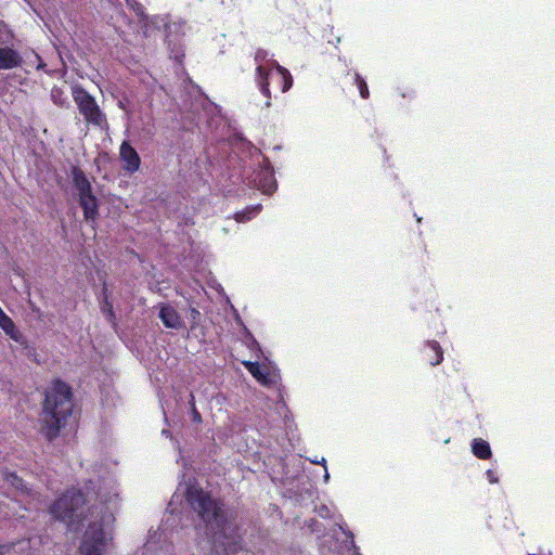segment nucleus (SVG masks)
<instances>
[{
	"mask_svg": "<svg viewBox=\"0 0 555 555\" xmlns=\"http://www.w3.org/2000/svg\"><path fill=\"white\" fill-rule=\"evenodd\" d=\"M50 96H51V101L59 107H64L67 104V99L65 96V93L60 87L54 86L51 89Z\"/></svg>",
	"mask_w": 555,
	"mask_h": 555,
	"instance_id": "17",
	"label": "nucleus"
},
{
	"mask_svg": "<svg viewBox=\"0 0 555 555\" xmlns=\"http://www.w3.org/2000/svg\"><path fill=\"white\" fill-rule=\"evenodd\" d=\"M327 514H328V508H327L325 505H323V506L319 509V515H320L321 517H326V516H327Z\"/></svg>",
	"mask_w": 555,
	"mask_h": 555,
	"instance_id": "23",
	"label": "nucleus"
},
{
	"mask_svg": "<svg viewBox=\"0 0 555 555\" xmlns=\"http://www.w3.org/2000/svg\"><path fill=\"white\" fill-rule=\"evenodd\" d=\"M261 210V205L248 207L246 210L235 214V220L238 222H246L256 216Z\"/></svg>",
	"mask_w": 555,
	"mask_h": 555,
	"instance_id": "16",
	"label": "nucleus"
},
{
	"mask_svg": "<svg viewBox=\"0 0 555 555\" xmlns=\"http://www.w3.org/2000/svg\"><path fill=\"white\" fill-rule=\"evenodd\" d=\"M120 159L125 163L124 169L129 172H135L139 170L141 159L138 152L130 145L129 142L124 141L119 149Z\"/></svg>",
	"mask_w": 555,
	"mask_h": 555,
	"instance_id": "5",
	"label": "nucleus"
},
{
	"mask_svg": "<svg viewBox=\"0 0 555 555\" xmlns=\"http://www.w3.org/2000/svg\"><path fill=\"white\" fill-rule=\"evenodd\" d=\"M7 481L10 482L15 489L23 491L25 489V485L22 478H20L16 474L12 473L7 476Z\"/></svg>",
	"mask_w": 555,
	"mask_h": 555,
	"instance_id": "19",
	"label": "nucleus"
},
{
	"mask_svg": "<svg viewBox=\"0 0 555 555\" xmlns=\"http://www.w3.org/2000/svg\"><path fill=\"white\" fill-rule=\"evenodd\" d=\"M257 81L261 93L270 99L271 93L269 90L268 74L261 65L257 66Z\"/></svg>",
	"mask_w": 555,
	"mask_h": 555,
	"instance_id": "12",
	"label": "nucleus"
},
{
	"mask_svg": "<svg viewBox=\"0 0 555 555\" xmlns=\"http://www.w3.org/2000/svg\"><path fill=\"white\" fill-rule=\"evenodd\" d=\"M353 79H354V82L357 83V86L359 88L360 95L363 99H369L370 91H369V88H367V85H366L365 80L358 73L354 74Z\"/></svg>",
	"mask_w": 555,
	"mask_h": 555,
	"instance_id": "18",
	"label": "nucleus"
},
{
	"mask_svg": "<svg viewBox=\"0 0 555 555\" xmlns=\"http://www.w3.org/2000/svg\"><path fill=\"white\" fill-rule=\"evenodd\" d=\"M70 176L79 198L94 196L90 181L79 167L74 166Z\"/></svg>",
	"mask_w": 555,
	"mask_h": 555,
	"instance_id": "6",
	"label": "nucleus"
},
{
	"mask_svg": "<svg viewBox=\"0 0 555 555\" xmlns=\"http://www.w3.org/2000/svg\"><path fill=\"white\" fill-rule=\"evenodd\" d=\"M90 503L80 490H68L50 507L57 520L67 525L69 531H80L88 522L80 552L81 555H103L108 541L106 528L114 521V514L107 502L100 501L85 508Z\"/></svg>",
	"mask_w": 555,
	"mask_h": 555,
	"instance_id": "1",
	"label": "nucleus"
},
{
	"mask_svg": "<svg viewBox=\"0 0 555 555\" xmlns=\"http://www.w3.org/2000/svg\"><path fill=\"white\" fill-rule=\"evenodd\" d=\"M24 63L22 55L10 47H0V69H13Z\"/></svg>",
	"mask_w": 555,
	"mask_h": 555,
	"instance_id": "7",
	"label": "nucleus"
},
{
	"mask_svg": "<svg viewBox=\"0 0 555 555\" xmlns=\"http://www.w3.org/2000/svg\"><path fill=\"white\" fill-rule=\"evenodd\" d=\"M79 205L83 210V218L88 223L94 227L99 219V201L96 196H89L86 198H79Z\"/></svg>",
	"mask_w": 555,
	"mask_h": 555,
	"instance_id": "8",
	"label": "nucleus"
},
{
	"mask_svg": "<svg viewBox=\"0 0 555 555\" xmlns=\"http://www.w3.org/2000/svg\"><path fill=\"white\" fill-rule=\"evenodd\" d=\"M348 537L351 539V543L353 544V533L352 532H348Z\"/></svg>",
	"mask_w": 555,
	"mask_h": 555,
	"instance_id": "25",
	"label": "nucleus"
},
{
	"mask_svg": "<svg viewBox=\"0 0 555 555\" xmlns=\"http://www.w3.org/2000/svg\"><path fill=\"white\" fill-rule=\"evenodd\" d=\"M73 99L77 104L79 113L88 124L102 130L108 129L106 115L102 112L95 99L88 91L82 87L76 86L73 88Z\"/></svg>",
	"mask_w": 555,
	"mask_h": 555,
	"instance_id": "4",
	"label": "nucleus"
},
{
	"mask_svg": "<svg viewBox=\"0 0 555 555\" xmlns=\"http://www.w3.org/2000/svg\"><path fill=\"white\" fill-rule=\"evenodd\" d=\"M186 502L204 524L205 533L211 543V553L232 555L241 548L242 534L234 512L223 501L214 498L201 487L191 485L186 489Z\"/></svg>",
	"mask_w": 555,
	"mask_h": 555,
	"instance_id": "2",
	"label": "nucleus"
},
{
	"mask_svg": "<svg viewBox=\"0 0 555 555\" xmlns=\"http://www.w3.org/2000/svg\"><path fill=\"white\" fill-rule=\"evenodd\" d=\"M192 416H193V422L199 423L202 421L201 414L195 409L194 403H192Z\"/></svg>",
	"mask_w": 555,
	"mask_h": 555,
	"instance_id": "22",
	"label": "nucleus"
},
{
	"mask_svg": "<svg viewBox=\"0 0 555 555\" xmlns=\"http://www.w3.org/2000/svg\"><path fill=\"white\" fill-rule=\"evenodd\" d=\"M199 312L196 310V309H193L192 310V317L195 318L196 315H198Z\"/></svg>",
	"mask_w": 555,
	"mask_h": 555,
	"instance_id": "24",
	"label": "nucleus"
},
{
	"mask_svg": "<svg viewBox=\"0 0 555 555\" xmlns=\"http://www.w3.org/2000/svg\"><path fill=\"white\" fill-rule=\"evenodd\" d=\"M102 312L103 314L106 317V319L109 321V322H114L115 320V313H114V310H113V305L112 302H109L107 300V298L105 297V300H104V304L102 306Z\"/></svg>",
	"mask_w": 555,
	"mask_h": 555,
	"instance_id": "20",
	"label": "nucleus"
},
{
	"mask_svg": "<svg viewBox=\"0 0 555 555\" xmlns=\"http://www.w3.org/2000/svg\"><path fill=\"white\" fill-rule=\"evenodd\" d=\"M276 72L280 75V78L283 83L282 92L288 91L293 85V77H292L291 73L286 68L282 67L281 65H276Z\"/></svg>",
	"mask_w": 555,
	"mask_h": 555,
	"instance_id": "15",
	"label": "nucleus"
},
{
	"mask_svg": "<svg viewBox=\"0 0 555 555\" xmlns=\"http://www.w3.org/2000/svg\"><path fill=\"white\" fill-rule=\"evenodd\" d=\"M270 105H271L270 101H267V102H266V106H267V107H270Z\"/></svg>",
	"mask_w": 555,
	"mask_h": 555,
	"instance_id": "26",
	"label": "nucleus"
},
{
	"mask_svg": "<svg viewBox=\"0 0 555 555\" xmlns=\"http://www.w3.org/2000/svg\"><path fill=\"white\" fill-rule=\"evenodd\" d=\"M0 327L14 340H17L15 335V325L10 317L0 308Z\"/></svg>",
	"mask_w": 555,
	"mask_h": 555,
	"instance_id": "13",
	"label": "nucleus"
},
{
	"mask_svg": "<svg viewBox=\"0 0 555 555\" xmlns=\"http://www.w3.org/2000/svg\"><path fill=\"white\" fill-rule=\"evenodd\" d=\"M159 319L168 328L179 330L183 326L180 315L176 309L169 305L163 306L159 311Z\"/></svg>",
	"mask_w": 555,
	"mask_h": 555,
	"instance_id": "9",
	"label": "nucleus"
},
{
	"mask_svg": "<svg viewBox=\"0 0 555 555\" xmlns=\"http://www.w3.org/2000/svg\"><path fill=\"white\" fill-rule=\"evenodd\" d=\"M73 406L72 390L64 382L56 380L46 391L43 402L44 435L50 441L56 438L60 429L65 426L67 417L72 415Z\"/></svg>",
	"mask_w": 555,
	"mask_h": 555,
	"instance_id": "3",
	"label": "nucleus"
},
{
	"mask_svg": "<svg viewBox=\"0 0 555 555\" xmlns=\"http://www.w3.org/2000/svg\"><path fill=\"white\" fill-rule=\"evenodd\" d=\"M246 370L259 382L267 383V377L260 369L258 362L245 361L243 362Z\"/></svg>",
	"mask_w": 555,
	"mask_h": 555,
	"instance_id": "14",
	"label": "nucleus"
},
{
	"mask_svg": "<svg viewBox=\"0 0 555 555\" xmlns=\"http://www.w3.org/2000/svg\"><path fill=\"white\" fill-rule=\"evenodd\" d=\"M472 451L474 455L480 460H488L492 455L490 444L486 440L480 438H476L473 440Z\"/></svg>",
	"mask_w": 555,
	"mask_h": 555,
	"instance_id": "11",
	"label": "nucleus"
},
{
	"mask_svg": "<svg viewBox=\"0 0 555 555\" xmlns=\"http://www.w3.org/2000/svg\"><path fill=\"white\" fill-rule=\"evenodd\" d=\"M486 474L491 483H496L499 481L495 473L492 469H488Z\"/></svg>",
	"mask_w": 555,
	"mask_h": 555,
	"instance_id": "21",
	"label": "nucleus"
},
{
	"mask_svg": "<svg viewBox=\"0 0 555 555\" xmlns=\"http://www.w3.org/2000/svg\"><path fill=\"white\" fill-rule=\"evenodd\" d=\"M426 358L430 365L436 366L443 360V351L440 344L436 340H428L426 343Z\"/></svg>",
	"mask_w": 555,
	"mask_h": 555,
	"instance_id": "10",
	"label": "nucleus"
}]
</instances>
